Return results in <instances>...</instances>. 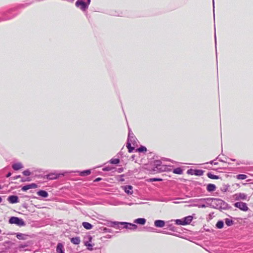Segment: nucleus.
<instances>
[{
    "label": "nucleus",
    "instance_id": "obj_44",
    "mask_svg": "<svg viewBox=\"0 0 253 253\" xmlns=\"http://www.w3.org/2000/svg\"><path fill=\"white\" fill-rule=\"evenodd\" d=\"M2 201V199L1 198V197L0 196V203Z\"/></svg>",
    "mask_w": 253,
    "mask_h": 253
},
{
    "label": "nucleus",
    "instance_id": "obj_32",
    "mask_svg": "<svg viewBox=\"0 0 253 253\" xmlns=\"http://www.w3.org/2000/svg\"><path fill=\"white\" fill-rule=\"evenodd\" d=\"M194 174L196 175H202L203 171L202 170H195Z\"/></svg>",
    "mask_w": 253,
    "mask_h": 253
},
{
    "label": "nucleus",
    "instance_id": "obj_3",
    "mask_svg": "<svg viewBox=\"0 0 253 253\" xmlns=\"http://www.w3.org/2000/svg\"><path fill=\"white\" fill-rule=\"evenodd\" d=\"M154 170L159 172L166 170V165L164 164L160 160H155L153 162Z\"/></svg>",
    "mask_w": 253,
    "mask_h": 253
},
{
    "label": "nucleus",
    "instance_id": "obj_42",
    "mask_svg": "<svg viewBox=\"0 0 253 253\" xmlns=\"http://www.w3.org/2000/svg\"><path fill=\"white\" fill-rule=\"evenodd\" d=\"M101 180V178H97L95 179V181H100Z\"/></svg>",
    "mask_w": 253,
    "mask_h": 253
},
{
    "label": "nucleus",
    "instance_id": "obj_20",
    "mask_svg": "<svg viewBox=\"0 0 253 253\" xmlns=\"http://www.w3.org/2000/svg\"><path fill=\"white\" fill-rule=\"evenodd\" d=\"M192 216H188L183 218L185 225L189 224L192 220Z\"/></svg>",
    "mask_w": 253,
    "mask_h": 253
},
{
    "label": "nucleus",
    "instance_id": "obj_13",
    "mask_svg": "<svg viewBox=\"0 0 253 253\" xmlns=\"http://www.w3.org/2000/svg\"><path fill=\"white\" fill-rule=\"evenodd\" d=\"M123 189L125 190V192L127 194L131 195L132 194L133 191L132 190V187L130 185L124 186L123 187Z\"/></svg>",
    "mask_w": 253,
    "mask_h": 253
},
{
    "label": "nucleus",
    "instance_id": "obj_35",
    "mask_svg": "<svg viewBox=\"0 0 253 253\" xmlns=\"http://www.w3.org/2000/svg\"><path fill=\"white\" fill-rule=\"evenodd\" d=\"M194 206L198 207L199 208H203L206 207V206L204 204H203V205L195 204V205H194Z\"/></svg>",
    "mask_w": 253,
    "mask_h": 253
},
{
    "label": "nucleus",
    "instance_id": "obj_30",
    "mask_svg": "<svg viewBox=\"0 0 253 253\" xmlns=\"http://www.w3.org/2000/svg\"><path fill=\"white\" fill-rule=\"evenodd\" d=\"M138 151L139 152H146L147 150V149L144 146H141L137 149Z\"/></svg>",
    "mask_w": 253,
    "mask_h": 253
},
{
    "label": "nucleus",
    "instance_id": "obj_47",
    "mask_svg": "<svg viewBox=\"0 0 253 253\" xmlns=\"http://www.w3.org/2000/svg\"><path fill=\"white\" fill-rule=\"evenodd\" d=\"M213 164H214V165H217V163H214Z\"/></svg>",
    "mask_w": 253,
    "mask_h": 253
},
{
    "label": "nucleus",
    "instance_id": "obj_15",
    "mask_svg": "<svg viewBox=\"0 0 253 253\" xmlns=\"http://www.w3.org/2000/svg\"><path fill=\"white\" fill-rule=\"evenodd\" d=\"M12 167L14 170H19V169L23 168V165L21 163H17L14 164L12 165Z\"/></svg>",
    "mask_w": 253,
    "mask_h": 253
},
{
    "label": "nucleus",
    "instance_id": "obj_11",
    "mask_svg": "<svg viewBox=\"0 0 253 253\" xmlns=\"http://www.w3.org/2000/svg\"><path fill=\"white\" fill-rule=\"evenodd\" d=\"M15 234L16 235V237L19 240H27L28 239V236H29L27 234H23V233H15Z\"/></svg>",
    "mask_w": 253,
    "mask_h": 253
},
{
    "label": "nucleus",
    "instance_id": "obj_10",
    "mask_svg": "<svg viewBox=\"0 0 253 253\" xmlns=\"http://www.w3.org/2000/svg\"><path fill=\"white\" fill-rule=\"evenodd\" d=\"M7 201L11 204H15L19 202L18 196L15 195L9 196Z\"/></svg>",
    "mask_w": 253,
    "mask_h": 253
},
{
    "label": "nucleus",
    "instance_id": "obj_34",
    "mask_svg": "<svg viewBox=\"0 0 253 253\" xmlns=\"http://www.w3.org/2000/svg\"><path fill=\"white\" fill-rule=\"evenodd\" d=\"M23 174L25 176H29L31 174V172L28 169H27V170H24L23 172Z\"/></svg>",
    "mask_w": 253,
    "mask_h": 253
},
{
    "label": "nucleus",
    "instance_id": "obj_37",
    "mask_svg": "<svg viewBox=\"0 0 253 253\" xmlns=\"http://www.w3.org/2000/svg\"><path fill=\"white\" fill-rule=\"evenodd\" d=\"M30 185H31V188H37V185L35 184V183H32V184H30Z\"/></svg>",
    "mask_w": 253,
    "mask_h": 253
},
{
    "label": "nucleus",
    "instance_id": "obj_39",
    "mask_svg": "<svg viewBox=\"0 0 253 253\" xmlns=\"http://www.w3.org/2000/svg\"><path fill=\"white\" fill-rule=\"evenodd\" d=\"M103 170L104 171H109V170H111V169L109 167H105V168L103 169Z\"/></svg>",
    "mask_w": 253,
    "mask_h": 253
},
{
    "label": "nucleus",
    "instance_id": "obj_7",
    "mask_svg": "<svg viewBox=\"0 0 253 253\" xmlns=\"http://www.w3.org/2000/svg\"><path fill=\"white\" fill-rule=\"evenodd\" d=\"M234 206L244 211H247L249 209L247 206V204L242 202H238L235 203L234 204Z\"/></svg>",
    "mask_w": 253,
    "mask_h": 253
},
{
    "label": "nucleus",
    "instance_id": "obj_6",
    "mask_svg": "<svg viewBox=\"0 0 253 253\" xmlns=\"http://www.w3.org/2000/svg\"><path fill=\"white\" fill-rule=\"evenodd\" d=\"M136 143V138L134 136H132L131 138H128L126 147L128 149L129 152H132L134 150V147L131 146V144L135 145Z\"/></svg>",
    "mask_w": 253,
    "mask_h": 253
},
{
    "label": "nucleus",
    "instance_id": "obj_33",
    "mask_svg": "<svg viewBox=\"0 0 253 253\" xmlns=\"http://www.w3.org/2000/svg\"><path fill=\"white\" fill-rule=\"evenodd\" d=\"M85 246L87 247V249L91 251L92 250V245L90 243L87 242L85 243Z\"/></svg>",
    "mask_w": 253,
    "mask_h": 253
},
{
    "label": "nucleus",
    "instance_id": "obj_43",
    "mask_svg": "<svg viewBox=\"0 0 253 253\" xmlns=\"http://www.w3.org/2000/svg\"><path fill=\"white\" fill-rule=\"evenodd\" d=\"M210 163L211 164H213V161H211V162H210Z\"/></svg>",
    "mask_w": 253,
    "mask_h": 253
},
{
    "label": "nucleus",
    "instance_id": "obj_48",
    "mask_svg": "<svg viewBox=\"0 0 253 253\" xmlns=\"http://www.w3.org/2000/svg\"><path fill=\"white\" fill-rule=\"evenodd\" d=\"M214 0H213V5L214 6Z\"/></svg>",
    "mask_w": 253,
    "mask_h": 253
},
{
    "label": "nucleus",
    "instance_id": "obj_45",
    "mask_svg": "<svg viewBox=\"0 0 253 253\" xmlns=\"http://www.w3.org/2000/svg\"><path fill=\"white\" fill-rule=\"evenodd\" d=\"M180 203V202H178V201H176V202H174V203H175V204H176V203Z\"/></svg>",
    "mask_w": 253,
    "mask_h": 253
},
{
    "label": "nucleus",
    "instance_id": "obj_38",
    "mask_svg": "<svg viewBox=\"0 0 253 253\" xmlns=\"http://www.w3.org/2000/svg\"><path fill=\"white\" fill-rule=\"evenodd\" d=\"M162 180L161 179H158V178H152L151 179V181H161Z\"/></svg>",
    "mask_w": 253,
    "mask_h": 253
},
{
    "label": "nucleus",
    "instance_id": "obj_49",
    "mask_svg": "<svg viewBox=\"0 0 253 253\" xmlns=\"http://www.w3.org/2000/svg\"><path fill=\"white\" fill-rule=\"evenodd\" d=\"M216 36H215V42H216Z\"/></svg>",
    "mask_w": 253,
    "mask_h": 253
},
{
    "label": "nucleus",
    "instance_id": "obj_46",
    "mask_svg": "<svg viewBox=\"0 0 253 253\" xmlns=\"http://www.w3.org/2000/svg\"><path fill=\"white\" fill-rule=\"evenodd\" d=\"M20 177V175H18V176H17L16 177V178H19Z\"/></svg>",
    "mask_w": 253,
    "mask_h": 253
},
{
    "label": "nucleus",
    "instance_id": "obj_27",
    "mask_svg": "<svg viewBox=\"0 0 253 253\" xmlns=\"http://www.w3.org/2000/svg\"><path fill=\"white\" fill-rule=\"evenodd\" d=\"M175 222L177 225H185L183 218L181 219H176L175 220Z\"/></svg>",
    "mask_w": 253,
    "mask_h": 253
},
{
    "label": "nucleus",
    "instance_id": "obj_24",
    "mask_svg": "<svg viewBox=\"0 0 253 253\" xmlns=\"http://www.w3.org/2000/svg\"><path fill=\"white\" fill-rule=\"evenodd\" d=\"M223 222L222 221H218L216 224V227L218 229H221L223 227Z\"/></svg>",
    "mask_w": 253,
    "mask_h": 253
},
{
    "label": "nucleus",
    "instance_id": "obj_23",
    "mask_svg": "<svg viewBox=\"0 0 253 253\" xmlns=\"http://www.w3.org/2000/svg\"><path fill=\"white\" fill-rule=\"evenodd\" d=\"M225 224L228 226H231L233 224V220L229 218H226L225 220Z\"/></svg>",
    "mask_w": 253,
    "mask_h": 253
},
{
    "label": "nucleus",
    "instance_id": "obj_19",
    "mask_svg": "<svg viewBox=\"0 0 253 253\" xmlns=\"http://www.w3.org/2000/svg\"><path fill=\"white\" fill-rule=\"evenodd\" d=\"M71 242L75 245H78L80 243L81 240L80 237H77L71 238Z\"/></svg>",
    "mask_w": 253,
    "mask_h": 253
},
{
    "label": "nucleus",
    "instance_id": "obj_12",
    "mask_svg": "<svg viewBox=\"0 0 253 253\" xmlns=\"http://www.w3.org/2000/svg\"><path fill=\"white\" fill-rule=\"evenodd\" d=\"M154 225L157 227H163L165 225V222L162 220H156L154 222Z\"/></svg>",
    "mask_w": 253,
    "mask_h": 253
},
{
    "label": "nucleus",
    "instance_id": "obj_2",
    "mask_svg": "<svg viewBox=\"0 0 253 253\" xmlns=\"http://www.w3.org/2000/svg\"><path fill=\"white\" fill-rule=\"evenodd\" d=\"M200 201H207L208 203L214 208H221L224 202L219 199L217 198H207V199H201Z\"/></svg>",
    "mask_w": 253,
    "mask_h": 253
},
{
    "label": "nucleus",
    "instance_id": "obj_14",
    "mask_svg": "<svg viewBox=\"0 0 253 253\" xmlns=\"http://www.w3.org/2000/svg\"><path fill=\"white\" fill-rule=\"evenodd\" d=\"M146 219L143 218H139L134 220V222L136 224L144 225L146 223Z\"/></svg>",
    "mask_w": 253,
    "mask_h": 253
},
{
    "label": "nucleus",
    "instance_id": "obj_16",
    "mask_svg": "<svg viewBox=\"0 0 253 253\" xmlns=\"http://www.w3.org/2000/svg\"><path fill=\"white\" fill-rule=\"evenodd\" d=\"M64 246L62 243H58L56 247V252L57 253H61L64 252Z\"/></svg>",
    "mask_w": 253,
    "mask_h": 253
},
{
    "label": "nucleus",
    "instance_id": "obj_36",
    "mask_svg": "<svg viewBox=\"0 0 253 253\" xmlns=\"http://www.w3.org/2000/svg\"><path fill=\"white\" fill-rule=\"evenodd\" d=\"M132 136H134L133 133L131 131L130 129H129L128 138H131Z\"/></svg>",
    "mask_w": 253,
    "mask_h": 253
},
{
    "label": "nucleus",
    "instance_id": "obj_8",
    "mask_svg": "<svg viewBox=\"0 0 253 253\" xmlns=\"http://www.w3.org/2000/svg\"><path fill=\"white\" fill-rule=\"evenodd\" d=\"M233 198L235 201L246 200L248 198L247 194L243 193H238L233 195Z\"/></svg>",
    "mask_w": 253,
    "mask_h": 253
},
{
    "label": "nucleus",
    "instance_id": "obj_26",
    "mask_svg": "<svg viewBox=\"0 0 253 253\" xmlns=\"http://www.w3.org/2000/svg\"><path fill=\"white\" fill-rule=\"evenodd\" d=\"M247 176L246 175L243 174H238L237 175V178L238 179H241V180L245 179L246 178H247Z\"/></svg>",
    "mask_w": 253,
    "mask_h": 253
},
{
    "label": "nucleus",
    "instance_id": "obj_5",
    "mask_svg": "<svg viewBox=\"0 0 253 253\" xmlns=\"http://www.w3.org/2000/svg\"><path fill=\"white\" fill-rule=\"evenodd\" d=\"M9 223L10 224H15L19 226H23L25 225V223L21 218L17 217L12 216L9 219Z\"/></svg>",
    "mask_w": 253,
    "mask_h": 253
},
{
    "label": "nucleus",
    "instance_id": "obj_40",
    "mask_svg": "<svg viewBox=\"0 0 253 253\" xmlns=\"http://www.w3.org/2000/svg\"><path fill=\"white\" fill-rule=\"evenodd\" d=\"M192 171V169H189L187 171V173H189V174H192V172H191Z\"/></svg>",
    "mask_w": 253,
    "mask_h": 253
},
{
    "label": "nucleus",
    "instance_id": "obj_50",
    "mask_svg": "<svg viewBox=\"0 0 253 253\" xmlns=\"http://www.w3.org/2000/svg\"><path fill=\"white\" fill-rule=\"evenodd\" d=\"M1 230L0 229V233H1Z\"/></svg>",
    "mask_w": 253,
    "mask_h": 253
},
{
    "label": "nucleus",
    "instance_id": "obj_9",
    "mask_svg": "<svg viewBox=\"0 0 253 253\" xmlns=\"http://www.w3.org/2000/svg\"><path fill=\"white\" fill-rule=\"evenodd\" d=\"M63 173H56L55 172L50 173L48 174L45 175L44 176V178H46L49 180H53L57 179L60 175H63Z\"/></svg>",
    "mask_w": 253,
    "mask_h": 253
},
{
    "label": "nucleus",
    "instance_id": "obj_1",
    "mask_svg": "<svg viewBox=\"0 0 253 253\" xmlns=\"http://www.w3.org/2000/svg\"><path fill=\"white\" fill-rule=\"evenodd\" d=\"M113 225L112 226H116V228L121 229L126 228L132 230H135L137 228V226L136 224L124 222H112Z\"/></svg>",
    "mask_w": 253,
    "mask_h": 253
},
{
    "label": "nucleus",
    "instance_id": "obj_28",
    "mask_svg": "<svg viewBox=\"0 0 253 253\" xmlns=\"http://www.w3.org/2000/svg\"><path fill=\"white\" fill-rule=\"evenodd\" d=\"M173 172L176 174H181L182 170L180 168H176L173 170Z\"/></svg>",
    "mask_w": 253,
    "mask_h": 253
},
{
    "label": "nucleus",
    "instance_id": "obj_21",
    "mask_svg": "<svg viewBox=\"0 0 253 253\" xmlns=\"http://www.w3.org/2000/svg\"><path fill=\"white\" fill-rule=\"evenodd\" d=\"M83 227L86 229H91L92 228V225L87 222H84L82 223Z\"/></svg>",
    "mask_w": 253,
    "mask_h": 253
},
{
    "label": "nucleus",
    "instance_id": "obj_29",
    "mask_svg": "<svg viewBox=\"0 0 253 253\" xmlns=\"http://www.w3.org/2000/svg\"><path fill=\"white\" fill-rule=\"evenodd\" d=\"M110 162L113 164H117L119 163L120 160L119 159H112L111 160Z\"/></svg>",
    "mask_w": 253,
    "mask_h": 253
},
{
    "label": "nucleus",
    "instance_id": "obj_22",
    "mask_svg": "<svg viewBox=\"0 0 253 253\" xmlns=\"http://www.w3.org/2000/svg\"><path fill=\"white\" fill-rule=\"evenodd\" d=\"M207 176L209 178L213 179H217L219 178V176L212 174L211 172H208Z\"/></svg>",
    "mask_w": 253,
    "mask_h": 253
},
{
    "label": "nucleus",
    "instance_id": "obj_41",
    "mask_svg": "<svg viewBox=\"0 0 253 253\" xmlns=\"http://www.w3.org/2000/svg\"><path fill=\"white\" fill-rule=\"evenodd\" d=\"M11 172H8V173L7 174V175H6V177H9V176H11Z\"/></svg>",
    "mask_w": 253,
    "mask_h": 253
},
{
    "label": "nucleus",
    "instance_id": "obj_18",
    "mask_svg": "<svg viewBox=\"0 0 253 253\" xmlns=\"http://www.w3.org/2000/svg\"><path fill=\"white\" fill-rule=\"evenodd\" d=\"M37 194L39 196H40L44 198L47 197L48 195L47 192L44 190H40L38 192Z\"/></svg>",
    "mask_w": 253,
    "mask_h": 253
},
{
    "label": "nucleus",
    "instance_id": "obj_25",
    "mask_svg": "<svg viewBox=\"0 0 253 253\" xmlns=\"http://www.w3.org/2000/svg\"><path fill=\"white\" fill-rule=\"evenodd\" d=\"M90 170H86L83 171H81L80 172V175L81 176H84V175H88L90 173Z\"/></svg>",
    "mask_w": 253,
    "mask_h": 253
},
{
    "label": "nucleus",
    "instance_id": "obj_31",
    "mask_svg": "<svg viewBox=\"0 0 253 253\" xmlns=\"http://www.w3.org/2000/svg\"><path fill=\"white\" fill-rule=\"evenodd\" d=\"M30 189H31L30 184L25 185L22 188V190L23 191H26Z\"/></svg>",
    "mask_w": 253,
    "mask_h": 253
},
{
    "label": "nucleus",
    "instance_id": "obj_17",
    "mask_svg": "<svg viewBox=\"0 0 253 253\" xmlns=\"http://www.w3.org/2000/svg\"><path fill=\"white\" fill-rule=\"evenodd\" d=\"M216 189V186L214 184H209L207 185V189L209 192H212L215 191Z\"/></svg>",
    "mask_w": 253,
    "mask_h": 253
},
{
    "label": "nucleus",
    "instance_id": "obj_4",
    "mask_svg": "<svg viewBox=\"0 0 253 253\" xmlns=\"http://www.w3.org/2000/svg\"><path fill=\"white\" fill-rule=\"evenodd\" d=\"M90 0H78L76 2V5L81 10L84 11L88 7Z\"/></svg>",
    "mask_w": 253,
    "mask_h": 253
},
{
    "label": "nucleus",
    "instance_id": "obj_51",
    "mask_svg": "<svg viewBox=\"0 0 253 253\" xmlns=\"http://www.w3.org/2000/svg\"><path fill=\"white\" fill-rule=\"evenodd\" d=\"M1 186L0 185V189H1Z\"/></svg>",
    "mask_w": 253,
    "mask_h": 253
}]
</instances>
